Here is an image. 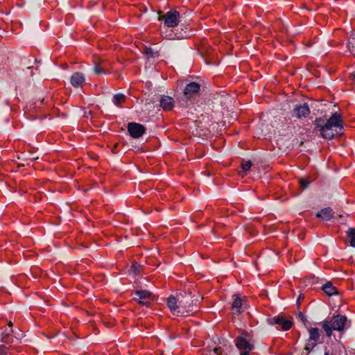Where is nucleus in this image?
Returning <instances> with one entry per match:
<instances>
[{
    "label": "nucleus",
    "instance_id": "20e7f679",
    "mask_svg": "<svg viewBox=\"0 0 355 355\" xmlns=\"http://www.w3.org/2000/svg\"><path fill=\"white\" fill-rule=\"evenodd\" d=\"M200 89V85L196 82L187 83L184 89L182 96L180 97V103L182 106H189V103L196 99Z\"/></svg>",
    "mask_w": 355,
    "mask_h": 355
},
{
    "label": "nucleus",
    "instance_id": "ddd939ff",
    "mask_svg": "<svg viewBox=\"0 0 355 355\" xmlns=\"http://www.w3.org/2000/svg\"><path fill=\"white\" fill-rule=\"evenodd\" d=\"M180 300V297L179 296L174 297V296H170L167 299V306L170 309L171 311L173 313V314H176L177 315H179L178 314V304Z\"/></svg>",
    "mask_w": 355,
    "mask_h": 355
},
{
    "label": "nucleus",
    "instance_id": "7ed1b4c3",
    "mask_svg": "<svg viewBox=\"0 0 355 355\" xmlns=\"http://www.w3.org/2000/svg\"><path fill=\"white\" fill-rule=\"evenodd\" d=\"M235 345L240 351V355H250V352L254 349V345L250 334L242 331L235 339Z\"/></svg>",
    "mask_w": 355,
    "mask_h": 355
},
{
    "label": "nucleus",
    "instance_id": "f3484780",
    "mask_svg": "<svg viewBox=\"0 0 355 355\" xmlns=\"http://www.w3.org/2000/svg\"><path fill=\"white\" fill-rule=\"evenodd\" d=\"M188 34L187 32L184 33H174L173 31H170L168 33H166L165 36H164L165 38L168 40H181L185 37H187Z\"/></svg>",
    "mask_w": 355,
    "mask_h": 355
},
{
    "label": "nucleus",
    "instance_id": "bb28decb",
    "mask_svg": "<svg viewBox=\"0 0 355 355\" xmlns=\"http://www.w3.org/2000/svg\"><path fill=\"white\" fill-rule=\"evenodd\" d=\"M94 72L96 74H102V73H105V71L103 69H101L99 66L98 65H96L94 67Z\"/></svg>",
    "mask_w": 355,
    "mask_h": 355
},
{
    "label": "nucleus",
    "instance_id": "6ab92c4d",
    "mask_svg": "<svg viewBox=\"0 0 355 355\" xmlns=\"http://www.w3.org/2000/svg\"><path fill=\"white\" fill-rule=\"evenodd\" d=\"M309 340H310L311 341H314V342L317 343V341L318 340V339L320 338L319 329L315 327H311L309 329Z\"/></svg>",
    "mask_w": 355,
    "mask_h": 355
},
{
    "label": "nucleus",
    "instance_id": "c756f323",
    "mask_svg": "<svg viewBox=\"0 0 355 355\" xmlns=\"http://www.w3.org/2000/svg\"><path fill=\"white\" fill-rule=\"evenodd\" d=\"M298 316L301 320H302V321L306 320L305 315L302 313H300Z\"/></svg>",
    "mask_w": 355,
    "mask_h": 355
},
{
    "label": "nucleus",
    "instance_id": "cd10ccee",
    "mask_svg": "<svg viewBox=\"0 0 355 355\" xmlns=\"http://www.w3.org/2000/svg\"><path fill=\"white\" fill-rule=\"evenodd\" d=\"M6 347H4L3 345L1 346L0 347V354L1 355H6Z\"/></svg>",
    "mask_w": 355,
    "mask_h": 355
},
{
    "label": "nucleus",
    "instance_id": "0eeeda50",
    "mask_svg": "<svg viewBox=\"0 0 355 355\" xmlns=\"http://www.w3.org/2000/svg\"><path fill=\"white\" fill-rule=\"evenodd\" d=\"M267 322L270 325H278V327L283 331L289 330L293 324V322L291 320L280 315L269 318H268Z\"/></svg>",
    "mask_w": 355,
    "mask_h": 355
},
{
    "label": "nucleus",
    "instance_id": "7c9ffc66",
    "mask_svg": "<svg viewBox=\"0 0 355 355\" xmlns=\"http://www.w3.org/2000/svg\"><path fill=\"white\" fill-rule=\"evenodd\" d=\"M12 325H13V324H12V322L11 321H10V322H8V327H10V328H12Z\"/></svg>",
    "mask_w": 355,
    "mask_h": 355
},
{
    "label": "nucleus",
    "instance_id": "dca6fc26",
    "mask_svg": "<svg viewBox=\"0 0 355 355\" xmlns=\"http://www.w3.org/2000/svg\"><path fill=\"white\" fill-rule=\"evenodd\" d=\"M322 290L329 296L338 293L337 288L334 287L332 283L330 282H328L324 284L322 287Z\"/></svg>",
    "mask_w": 355,
    "mask_h": 355
},
{
    "label": "nucleus",
    "instance_id": "aec40b11",
    "mask_svg": "<svg viewBox=\"0 0 355 355\" xmlns=\"http://www.w3.org/2000/svg\"><path fill=\"white\" fill-rule=\"evenodd\" d=\"M347 236L350 240V244H355V229L349 228L347 232Z\"/></svg>",
    "mask_w": 355,
    "mask_h": 355
},
{
    "label": "nucleus",
    "instance_id": "f8f14e48",
    "mask_svg": "<svg viewBox=\"0 0 355 355\" xmlns=\"http://www.w3.org/2000/svg\"><path fill=\"white\" fill-rule=\"evenodd\" d=\"M85 82V78L83 73L75 72L70 78V83L73 87L78 88L82 87Z\"/></svg>",
    "mask_w": 355,
    "mask_h": 355
},
{
    "label": "nucleus",
    "instance_id": "2f4dec72",
    "mask_svg": "<svg viewBox=\"0 0 355 355\" xmlns=\"http://www.w3.org/2000/svg\"><path fill=\"white\" fill-rule=\"evenodd\" d=\"M324 355H329V352H326L324 353Z\"/></svg>",
    "mask_w": 355,
    "mask_h": 355
},
{
    "label": "nucleus",
    "instance_id": "a211bd4d",
    "mask_svg": "<svg viewBox=\"0 0 355 355\" xmlns=\"http://www.w3.org/2000/svg\"><path fill=\"white\" fill-rule=\"evenodd\" d=\"M126 100V96L123 94L119 93L114 95L112 98V103L117 107H119L121 103H124Z\"/></svg>",
    "mask_w": 355,
    "mask_h": 355
},
{
    "label": "nucleus",
    "instance_id": "b1692460",
    "mask_svg": "<svg viewBox=\"0 0 355 355\" xmlns=\"http://www.w3.org/2000/svg\"><path fill=\"white\" fill-rule=\"evenodd\" d=\"M310 181H308L305 178H301L299 181V183H300V185L302 188L303 189H306L309 187V184H310Z\"/></svg>",
    "mask_w": 355,
    "mask_h": 355
},
{
    "label": "nucleus",
    "instance_id": "a878e982",
    "mask_svg": "<svg viewBox=\"0 0 355 355\" xmlns=\"http://www.w3.org/2000/svg\"><path fill=\"white\" fill-rule=\"evenodd\" d=\"M1 342L5 343H10V332L8 333H3L1 336Z\"/></svg>",
    "mask_w": 355,
    "mask_h": 355
},
{
    "label": "nucleus",
    "instance_id": "4468645a",
    "mask_svg": "<svg viewBox=\"0 0 355 355\" xmlns=\"http://www.w3.org/2000/svg\"><path fill=\"white\" fill-rule=\"evenodd\" d=\"M233 297L232 310L234 313H240L242 311L243 301L239 295H234Z\"/></svg>",
    "mask_w": 355,
    "mask_h": 355
},
{
    "label": "nucleus",
    "instance_id": "f257e3e1",
    "mask_svg": "<svg viewBox=\"0 0 355 355\" xmlns=\"http://www.w3.org/2000/svg\"><path fill=\"white\" fill-rule=\"evenodd\" d=\"M342 123L340 114L335 112L327 120L321 117L316 118L313 125L315 129L320 132L324 139H331L343 129Z\"/></svg>",
    "mask_w": 355,
    "mask_h": 355
},
{
    "label": "nucleus",
    "instance_id": "4be33fe9",
    "mask_svg": "<svg viewBox=\"0 0 355 355\" xmlns=\"http://www.w3.org/2000/svg\"><path fill=\"white\" fill-rule=\"evenodd\" d=\"M315 342L308 340V343L306 344L304 349L307 352V354H309L315 347Z\"/></svg>",
    "mask_w": 355,
    "mask_h": 355
},
{
    "label": "nucleus",
    "instance_id": "9b49d317",
    "mask_svg": "<svg viewBox=\"0 0 355 355\" xmlns=\"http://www.w3.org/2000/svg\"><path fill=\"white\" fill-rule=\"evenodd\" d=\"M159 105L163 110L171 111L175 106V101L172 97L163 95L160 98Z\"/></svg>",
    "mask_w": 355,
    "mask_h": 355
},
{
    "label": "nucleus",
    "instance_id": "39448f33",
    "mask_svg": "<svg viewBox=\"0 0 355 355\" xmlns=\"http://www.w3.org/2000/svg\"><path fill=\"white\" fill-rule=\"evenodd\" d=\"M192 302L193 301L191 300V297L189 296L181 297L178 304L179 315H189L196 312V310L194 309V306L193 305Z\"/></svg>",
    "mask_w": 355,
    "mask_h": 355
},
{
    "label": "nucleus",
    "instance_id": "6e6552de",
    "mask_svg": "<svg viewBox=\"0 0 355 355\" xmlns=\"http://www.w3.org/2000/svg\"><path fill=\"white\" fill-rule=\"evenodd\" d=\"M159 20H164V24L166 27H175L180 22V13L175 10H170L159 17Z\"/></svg>",
    "mask_w": 355,
    "mask_h": 355
},
{
    "label": "nucleus",
    "instance_id": "2eb2a0df",
    "mask_svg": "<svg viewBox=\"0 0 355 355\" xmlns=\"http://www.w3.org/2000/svg\"><path fill=\"white\" fill-rule=\"evenodd\" d=\"M316 216L324 220H329L334 216V211L330 207L324 208L318 212Z\"/></svg>",
    "mask_w": 355,
    "mask_h": 355
},
{
    "label": "nucleus",
    "instance_id": "393cba45",
    "mask_svg": "<svg viewBox=\"0 0 355 355\" xmlns=\"http://www.w3.org/2000/svg\"><path fill=\"white\" fill-rule=\"evenodd\" d=\"M145 55L148 58H154L155 57V53L153 50L151 48H146L144 51Z\"/></svg>",
    "mask_w": 355,
    "mask_h": 355
},
{
    "label": "nucleus",
    "instance_id": "423d86ee",
    "mask_svg": "<svg viewBox=\"0 0 355 355\" xmlns=\"http://www.w3.org/2000/svg\"><path fill=\"white\" fill-rule=\"evenodd\" d=\"M134 295V300L146 306H149L151 302L155 298V295L148 290H137L135 291Z\"/></svg>",
    "mask_w": 355,
    "mask_h": 355
},
{
    "label": "nucleus",
    "instance_id": "c85d7f7f",
    "mask_svg": "<svg viewBox=\"0 0 355 355\" xmlns=\"http://www.w3.org/2000/svg\"><path fill=\"white\" fill-rule=\"evenodd\" d=\"M352 80L353 81L354 88H355V71L352 73Z\"/></svg>",
    "mask_w": 355,
    "mask_h": 355
},
{
    "label": "nucleus",
    "instance_id": "412c9836",
    "mask_svg": "<svg viewBox=\"0 0 355 355\" xmlns=\"http://www.w3.org/2000/svg\"><path fill=\"white\" fill-rule=\"evenodd\" d=\"M251 166H252V162L250 160L243 161L241 163L242 171L245 174L250 169Z\"/></svg>",
    "mask_w": 355,
    "mask_h": 355
},
{
    "label": "nucleus",
    "instance_id": "1a4fd4ad",
    "mask_svg": "<svg viewBox=\"0 0 355 355\" xmlns=\"http://www.w3.org/2000/svg\"><path fill=\"white\" fill-rule=\"evenodd\" d=\"M145 130V127L140 123L132 122L128 124V131L133 138L141 137L144 134Z\"/></svg>",
    "mask_w": 355,
    "mask_h": 355
},
{
    "label": "nucleus",
    "instance_id": "f03ea898",
    "mask_svg": "<svg viewBox=\"0 0 355 355\" xmlns=\"http://www.w3.org/2000/svg\"><path fill=\"white\" fill-rule=\"evenodd\" d=\"M347 318L340 314L326 318L322 322V328L327 337H331L333 331H343L347 325Z\"/></svg>",
    "mask_w": 355,
    "mask_h": 355
},
{
    "label": "nucleus",
    "instance_id": "5701e85b",
    "mask_svg": "<svg viewBox=\"0 0 355 355\" xmlns=\"http://www.w3.org/2000/svg\"><path fill=\"white\" fill-rule=\"evenodd\" d=\"M223 349L220 347H215L212 350L209 351V355H223Z\"/></svg>",
    "mask_w": 355,
    "mask_h": 355
},
{
    "label": "nucleus",
    "instance_id": "9d476101",
    "mask_svg": "<svg viewBox=\"0 0 355 355\" xmlns=\"http://www.w3.org/2000/svg\"><path fill=\"white\" fill-rule=\"evenodd\" d=\"M310 114V109L307 103L297 104L292 111V116L301 119L305 118Z\"/></svg>",
    "mask_w": 355,
    "mask_h": 355
}]
</instances>
